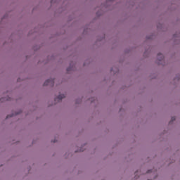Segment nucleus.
<instances>
[{"instance_id": "f03ea898", "label": "nucleus", "mask_w": 180, "mask_h": 180, "mask_svg": "<svg viewBox=\"0 0 180 180\" xmlns=\"http://www.w3.org/2000/svg\"><path fill=\"white\" fill-rule=\"evenodd\" d=\"M64 98H65L64 94H60L55 98V102H60V101H62V99H64Z\"/></svg>"}, {"instance_id": "f257e3e1", "label": "nucleus", "mask_w": 180, "mask_h": 180, "mask_svg": "<svg viewBox=\"0 0 180 180\" xmlns=\"http://www.w3.org/2000/svg\"><path fill=\"white\" fill-rule=\"evenodd\" d=\"M47 85H51V86H54V79H49L44 83V86H47Z\"/></svg>"}, {"instance_id": "39448f33", "label": "nucleus", "mask_w": 180, "mask_h": 180, "mask_svg": "<svg viewBox=\"0 0 180 180\" xmlns=\"http://www.w3.org/2000/svg\"><path fill=\"white\" fill-rule=\"evenodd\" d=\"M9 117H12V115H7L6 119H8Z\"/></svg>"}, {"instance_id": "1a4fd4ad", "label": "nucleus", "mask_w": 180, "mask_h": 180, "mask_svg": "<svg viewBox=\"0 0 180 180\" xmlns=\"http://www.w3.org/2000/svg\"><path fill=\"white\" fill-rule=\"evenodd\" d=\"M6 101H9V99L6 98Z\"/></svg>"}, {"instance_id": "6e6552de", "label": "nucleus", "mask_w": 180, "mask_h": 180, "mask_svg": "<svg viewBox=\"0 0 180 180\" xmlns=\"http://www.w3.org/2000/svg\"><path fill=\"white\" fill-rule=\"evenodd\" d=\"M151 172V170H148V172Z\"/></svg>"}, {"instance_id": "20e7f679", "label": "nucleus", "mask_w": 180, "mask_h": 180, "mask_svg": "<svg viewBox=\"0 0 180 180\" xmlns=\"http://www.w3.org/2000/svg\"><path fill=\"white\" fill-rule=\"evenodd\" d=\"M174 120H175V117H172V120L169 122V124H171Z\"/></svg>"}, {"instance_id": "0eeeda50", "label": "nucleus", "mask_w": 180, "mask_h": 180, "mask_svg": "<svg viewBox=\"0 0 180 180\" xmlns=\"http://www.w3.org/2000/svg\"><path fill=\"white\" fill-rule=\"evenodd\" d=\"M3 100H4V98H1V99H0V102H2Z\"/></svg>"}, {"instance_id": "7ed1b4c3", "label": "nucleus", "mask_w": 180, "mask_h": 180, "mask_svg": "<svg viewBox=\"0 0 180 180\" xmlns=\"http://www.w3.org/2000/svg\"><path fill=\"white\" fill-rule=\"evenodd\" d=\"M158 58L159 59V61H162L164 60V55H162V53H158Z\"/></svg>"}, {"instance_id": "423d86ee", "label": "nucleus", "mask_w": 180, "mask_h": 180, "mask_svg": "<svg viewBox=\"0 0 180 180\" xmlns=\"http://www.w3.org/2000/svg\"><path fill=\"white\" fill-rule=\"evenodd\" d=\"M67 71H68H68H71V68H68L67 69Z\"/></svg>"}]
</instances>
